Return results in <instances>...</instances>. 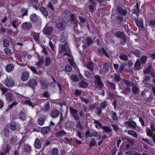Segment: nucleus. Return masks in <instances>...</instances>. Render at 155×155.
Returning <instances> with one entry per match:
<instances>
[{
    "instance_id": "nucleus-44",
    "label": "nucleus",
    "mask_w": 155,
    "mask_h": 155,
    "mask_svg": "<svg viewBox=\"0 0 155 155\" xmlns=\"http://www.w3.org/2000/svg\"><path fill=\"white\" fill-rule=\"evenodd\" d=\"M43 63V59L42 58H40L38 61L36 62V65L37 67H40L42 65Z\"/></svg>"
},
{
    "instance_id": "nucleus-52",
    "label": "nucleus",
    "mask_w": 155,
    "mask_h": 155,
    "mask_svg": "<svg viewBox=\"0 0 155 155\" xmlns=\"http://www.w3.org/2000/svg\"><path fill=\"white\" fill-rule=\"evenodd\" d=\"M26 115L25 114L24 112H21L20 114V118L22 120H25L26 119Z\"/></svg>"
},
{
    "instance_id": "nucleus-39",
    "label": "nucleus",
    "mask_w": 155,
    "mask_h": 155,
    "mask_svg": "<svg viewBox=\"0 0 155 155\" xmlns=\"http://www.w3.org/2000/svg\"><path fill=\"white\" fill-rule=\"evenodd\" d=\"M140 65V60L137 59L134 65V69L135 70H137L139 69Z\"/></svg>"
},
{
    "instance_id": "nucleus-43",
    "label": "nucleus",
    "mask_w": 155,
    "mask_h": 155,
    "mask_svg": "<svg viewBox=\"0 0 155 155\" xmlns=\"http://www.w3.org/2000/svg\"><path fill=\"white\" fill-rule=\"evenodd\" d=\"M132 91L133 93L135 94H137L139 92V89L135 86H133V87Z\"/></svg>"
},
{
    "instance_id": "nucleus-19",
    "label": "nucleus",
    "mask_w": 155,
    "mask_h": 155,
    "mask_svg": "<svg viewBox=\"0 0 155 155\" xmlns=\"http://www.w3.org/2000/svg\"><path fill=\"white\" fill-rule=\"evenodd\" d=\"M124 140H126L128 142L132 145H135L137 140L134 139H129L128 137H127L123 139Z\"/></svg>"
},
{
    "instance_id": "nucleus-11",
    "label": "nucleus",
    "mask_w": 155,
    "mask_h": 155,
    "mask_svg": "<svg viewBox=\"0 0 155 155\" xmlns=\"http://www.w3.org/2000/svg\"><path fill=\"white\" fill-rule=\"evenodd\" d=\"M107 106V102L106 101H104L101 103V107H97V114L99 115H100L101 113V108H104Z\"/></svg>"
},
{
    "instance_id": "nucleus-10",
    "label": "nucleus",
    "mask_w": 155,
    "mask_h": 155,
    "mask_svg": "<svg viewBox=\"0 0 155 155\" xmlns=\"http://www.w3.org/2000/svg\"><path fill=\"white\" fill-rule=\"evenodd\" d=\"M66 25V22L64 20L62 21L61 22L57 23L56 25L57 27L62 30L65 29Z\"/></svg>"
},
{
    "instance_id": "nucleus-60",
    "label": "nucleus",
    "mask_w": 155,
    "mask_h": 155,
    "mask_svg": "<svg viewBox=\"0 0 155 155\" xmlns=\"http://www.w3.org/2000/svg\"><path fill=\"white\" fill-rule=\"evenodd\" d=\"M9 45V41L7 39H5L3 41V45L5 47H8Z\"/></svg>"
},
{
    "instance_id": "nucleus-42",
    "label": "nucleus",
    "mask_w": 155,
    "mask_h": 155,
    "mask_svg": "<svg viewBox=\"0 0 155 155\" xmlns=\"http://www.w3.org/2000/svg\"><path fill=\"white\" fill-rule=\"evenodd\" d=\"M130 91V89L129 87H127L122 90L121 91V93L125 94H127L129 93Z\"/></svg>"
},
{
    "instance_id": "nucleus-27",
    "label": "nucleus",
    "mask_w": 155,
    "mask_h": 155,
    "mask_svg": "<svg viewBox=\"0 0 155 155\" xmlns=\"http://www.w3.org/2000/svg\"><path fill=\"white\" fill-rule=\"evenodd\" d=\"M137 26L139 27H142L143 26V21L142 19L139 20L136 19L135 20Z\"/></svg>"
},
{
    "instance_id": "nucleus-38",
    "label": "nucleus",
    "mask_w": 155,
    "mask_h": 155,
    "mask_svg": "<svg viewBox=\"0 0 155 155\" xmlns=\"http://www.w3.org/2000/svg\"><path fill=\"white\" fill-rule=\"evenodd\" d=\"M79 85L81 87L83 88H85L88 86L87 83L84 81H82L80 82Z\"/></svg>"
},
{
    "instance_id": "nucleus-51",
    "label": "nucleus",
    "mask_w": 155,
    "mask_h": 155,
    "mask_svg": "<svg viewBox=\"0 0 155 155\" xmlns=\"http://www.w3.org/2000/svg\"><path fill=\"white\" fill-rule=\"evenodd\" d=\"M114 78L113 79L114 81L119 82L120 78V76L119 75L117 74H115L114 75Z\"/></svg>"
},
{
    "instance_id": "nucleus-46",
    "label": "nucleus",
    "mask_w": 155,
    "mask_h": 155,
    "mask_svg": "<svg viewBox=\"0 0 155 155\" xmlns=\"http://www.w3.org/2000/svg\"><path fill=\"white\" fill-rule=\"evenodd\" d=\"M133 52L134 54L137 57H139L140 56V51L137 49H134Z\"/></svg>"
},
{
    "instance_id": "nucleus-2",
    "label": "nucleus",
    "mask_w": 155,
    "mask_h": 155,
    "mask_svg": "<svg viewBox=\"0 0 155 155\" xmlns=\"http://www.w3.org/2000/svg\"><path fill=\"white\" fill-rule=\"evenodd\" d=\"M94 83L97 87V86L101 88L103 87L104 85L101 81V79L99 75L95 76Z\"/></svg>"
},
{
    "instance_id": "nucleus-57",
    "label": "nucleus",
    "mask_w": 155,
    "mask_h": 155,
    "mask_svg": "<svg viewBox=\"0 0 155 155\" xmlns=\"http://www.w3.org/2000/svg\"><path fill=\"white\" fill-rule=\"evenodd\" d=\"M84 74L87 77L89 78L92 77L91 74L88 71H84Z\"/></svg>"
},
{
    "instance_id": "nucleus-41",
    "label": "nucleus",
    "mask_w": 155,
    "mask_h": 155,
    "mask_svg": "<svg viewBox=\"0 0 155 155\" xmlns=\"http://www.w3.org/2000/svg\"><path fill=\"white\" fill-rule=\"evenodd\" d=\"M110 114L111 115L112 117L113 120H116L117 119L118 117L116 114V113L114 111H111L110 112Z\"/></svg>"
},
{
    "instance_id": "nucleus-7",
    "label": "nucleus",
    "mask_w": 155,
    "mask_h": 155,
    "mask_svg": "<svg viewBox=\"0 0 155 155\" xmlns=\"http://www.w3.org/2000/svg\"><path fill=\"white\" fill-rule=\"evenodd\" d=\"M117 13L121 15L124 16L127 13V11L123 9L121 7H118L117 8Z\"/></svg>"
},
{
    "instance_id": "nucleus-9",
    "label": "nucleus",
    "mask_w": 155,
    "mask_h": 155,
    "mask_svg": "<svg viewBox=\"0 0 155 155\" xmlns=\"http://www.w3.org/2000/svg\"><path fill=\"white\" fill-rule=\"evenodd\" d=\"M22 28L24 30H28L31 28L32 25L30 22H24L22 25Z\"/></svg>"
},
{
    "instance_id": "nucleus-14",
    "label": "nucleus",
    "mask_w": 155,
    "mask_h": 155,
    "mask_svg": "<svg viewBox=\"0 0 155 155\" xmlns=\"http://www.w3.org/2000/svg\"><path fill=\"white\" fill-rule=\"evenodd\" d=\"M23 104H27L29 106L33 108L35 107V104L34 103H32L29 99H27L26 100L22 102Z\"/></svg>"
},
{
    "instance_id": "nucleus-40",
    "label": "nucleus",
    "mask_w": 155,
    "mask_h": 155,
    "mask_svg": "<svg viewBox=\"0 0 155 155\" xmlns=\"http://www.w3.org/2000/svg\"><path fill=\"white\" fill-rule=\"evenodd\" d=\"M91 137H98L99 138H100L101 137V133H99L97 132H91Z\"/></svg>"
},
{
    "instance_id": "nucleus-32",
    "label": "nucleus",
    "mask_w": 155,
    "mask_h": 155,
    "mask_svg": "<svg viewBox=\"0 0 155 155\" xmlns=\"http://www.w3.org/2000/svg\"><path fill=\"white\" fill-rule=\"evenodd\" d=\"M39 10L44 16L46 17L48 15V12L45 8L43 7H41L39 8Z\"/></svg>"
},
{
    "instance_id": "nucleus-37",
    "label": "nucleus",
    "mask_w": 155,
    "mask_h": 155,
    "mask_svg": "<svg viewBox=\"0 0 155 155\" xmlns=\"http://www.w3.org/2000/svg\"><path fill=\"white\" fill-rule=\"evenodd\" d=\"M30 18L31 21H34V22H35L38 19L37 17L35 14H33L31 15Z\"/></svg>"
},
{
    "instance_id": "nucleus-21",
    "label": "nucleus",
    "mask_w": 155,
    "mask_h": 155,
    "mask_svg": "<svg viewBox=\"0 0 155 155\" xmlns=\"http://www.w3.org/2000/svg\"><path fill=\"white\" fill-rule=\"evenodd\" d=\"M35 146L36 148L40 149L41 148V144L38 138H36L35 142Z\"/></svg>"
},
{
    "instance_id": "nucleus-54",
    "label": "nucleus",
    "mask_w": 155,
    "mask_h": 155,
    "mask_svg": "<svg viewBox=\"0 0 155 155\" xmlns=\"http://www.w3.org/2000/svg\"><path fill=\"white\" fill-rule=\"evenodd\" d=\"M4 51L7 55H10L12 54L11 50L8 48H5Z\"/></svg>"
},
{
    "instance_id": "nucleus-48",
    "label": "nucleus",
    "mask_w": 155,
    "mask_h": 155,
    "mask_svg": "<svg viewBox=\"0 0 155 155\" xmlns=\"http://www.w3.org/2000/svg\"><path fill=\"white\" fill-rule=\"evenodd\" d=\"M10 128L12 130H15L16 128V123L15 122H12L11 123Z\"/></svg>"
},
{
    "instance_id": "nucleus-13",
    "label": "nucleus",
    "mask_w": 155,
    "mask_h": 155,
    "mask_svg": "<svg viewBox=\"0 0 155 155\" xmlns=\"http://www.w3.org/2000/svg\"><path fill=\"white\" fill-rule=\"evenodd\" d=\"M66 133L63 130H61L57 131L55 134L56 136L58 138H61L65 136Z\"/></svg>"
},
{
    "instance_id": "nucleus-6",
    "label": "nucleus",
    "mask_w": 155,
    "mask_h": 155,
    "mask_svg": "<svg viewBox=\"0 0 155 155\" xmlns=\"http://www.w3.org/2000/svg\"><path fill=\"white\" fill-rule=\"evenodd\" d=\"M124 124L128 126L131 127L133 129L136 128L137 126L136 123L130 119L128 121H125Z\"/></svg>"
},
{
    "instance_id": "nucleus-18",
    "label": "nucleus",
    "mask_w": 155,
    "mask_h": 155,
    "mask_svg": "<svg viewBox=\"0 0 155 155\" xmlns=\"http://www.w3.org/2000/svg\"><path fill=\"white\" fill-rule=\"evenodd\" d=\"M92 40L91 38H87L85 41V43L84 46V48H86L87 46L90 45L92 43Z\"/></svg>"
},
{
    "instance_id": "nucleus-23",
    "label": "nucleus",
    "mask_w": 155,
    "mask_h": 155,
    "mask_svg": "<svg viewBox=\"0 0 155 155\" xmlns=\"http://www.w3.org/2000/svg\"><path fill=\"white\" fill-rule=\"evenodd\" d=\"M85 66L87 68L91 71L94 70V63L91 61L85 64Z\"/></svg>"
},
{
    "instance_id": "nucleus-33",
    "label": "nucleus",
    "mask_w": 155,
    "mask_h": 155,
    "mask_svg": "<svg viewBox=\"0 0 155 155\" xmlns=\"http://www.w3.org/2000/svg\"><path fill=\"white\" fill-rule=\"evenodd\" d=\"M71 80L74 82H78L79 81V78L76 75H71L70 76Z\"/></svg>"
},
{
    "instance_id": "nucleus-22",
    "label": "nucleus",
    "mask_w": 155,
    "mask_h": 155,
    "mask_svg": "<svg viewBox=\"0 0 155 155\" xmlns=\"http://www.w3.org/2000/svg\"><path fill=\"white\" fill-rule=\"evenodd\" d=\"M89 1L92 4V5H91L89 6V8L90 11L92 12L94 11L95 9L94 6L95 5L96 3L94 0H89Z\"/></svg>"
},
{
    "instance_id": "nucleus-36",
    "label": "nucleus",
    "mask_w": 155,
    "mask_h": 155,
    "mask_svg": "<svg viewBox=\"0 0 155 155\" xmlns=\"http://www.w3.org/2000/svg\"><path fill=\"white\" fill-rule=\"evenodd\" d=\"M94 123L96 124L95 126V127L97 128H102L103 126L101 123L99 122V121L96 120H94Z\"/></svg>"
},
{
    "instance_id": "nucleus-31",
    "label": "nucleus",
    "mask_w": 155,
    "mask_h": 155,
    "mask_svg": "<svg viewBox=\"0 0 155 155\" xmlns=\"http://www.w3.org/2000/svg\"><path fill=\"white\" fill-rule=\"evenodd\" d=\"M27 1L29 4V6L37 5L38 3V0H27Z\"/></svg>"
},
{
    "instance_id": "nucleus-20",
    "label": "nucleus",
    "mask_w": 155,
    "mask_h": 155,
    "mask_svg": "<svg viewBox=\"0 0 155 155\" xmlns=\"http://www.w3.org/2000/svg\"><path fill=\"white\" fill-rule=\"evenodd\" d=\"M11 23L14 27L16 28L20 24L21 22L18 19H15L13 20Z\"/></svg>"
},
{
    "instance_id": "nucleus-29",
    "label": "nucleus",
    "mask_w": 155,
    "mask_h": 155,
    "mask_svg": "<svg viewBox=\"0 0 155 155\" xmlns=\"http://www.w3.org/2000/svg\"><path fill=\"white\" fill-rule=\"evenodd\" d=\"M74 124L73 121H69L66 123L65 126L67 128H72L74 127Z\"/></svg>"
},
{
    "instance_id": "nucleus-63",
    "label": "nucleus",
    "mask_w": 155,
    "mask_h": 155,
    "mask_svg": "<svg viewBox=\"0 0 155 155\" xmlns=\"http://www.w3.org/2000/svg\"><path fill=\"white\" fill-rule=\"evenodd\" d=\"M124 81L127 86H130L132 84L131 82L125 79H124Z\"/></svg>"
},
{
    "instance_id": "nucleus-62",
    "label": "nucleus",
    "mask_w": 155,
    "mask_h": 155,
    "mask_svg": "<svg viewBox=\"0 0 155 155\" xmlns=\"http://www.w3.org/2000/svg\"><path fill=\"white\" fill-rule=\"evenodd\" d=\"M124 70V68L122 66H120L119 68H118L117 70V72L118 73H121Z\"/></svg>"
},
{
    "instance_id": "nucleus-55",
    "label": "nucleus",
    "mask_w": 155,
    "mask_h": 155,
    "mask_svg": "<svg viewBox=\"0 0 155 155\" xmlns=\"http://www.w3.org/2000/svg\"><path fill=\"white\" fill-rule=\"evenodd\" d=\"M151 67L149 65L148 67L144 70V73L145 74H147L149 73L151 69Z\"/></svg>"
},
{
    "instance_id": "nucleus-59",
    "label": "nucleus",
    "mask_w": 155,
    "mask_h": 155,
    "mask_svg": "<svg viewBox=\"0 0 155 155\" xmlns=\"http://www.w3.org/2000/svg\"><path fill=\"white\" fill-rule=\"evenodd\" d=\"M147 59V57L146 56H143L141 58V62L142 64H144L145 63L146 60Z\"/></svg>"
},
{
    "instance_id": "nucleus-61",
    "label": "nucleus",
    "mask_w": 155,
    "mask_h": 155,
    "mask_svg": "<svg viewBox=\"0 0 155 155\" xmlns=\"http://www.w3.org/2000/svg\"><path fill=\"white\" fill-rule=\"evenodd\" d=\"M107 84L109 86H110L114 90H115V86L114 83H112L108 81V82Z\"/></svg>"
},
{
    "instance_id": "nucleus-64",
    "label": "nucleus",
    "mask_w": 155,
    "mask_h": 155,
    "mask_svg": "<svg viewBox=\"0 0 155 155\" xmlns=\"http://www.w3.org/2000/svg\"><path fill=\"white\" fill-rule=\"evenodd\" d=\"M85 137L87 138L91 137V133L89 130H87L85 132Z\"/></svg>"
},
{
    "instance_id": "nucleus-4",
    "label": "nucleus",
    "mask_w": 155,
    "mask_h": 155,
    "mask_svg": "<svg viewBox=\"0 0 155 155\" xmlns=\"http://www.w3.org/2000/svg\"><path fill=\"white\" fill-rule=\"evenodd\" d=\"M115 35L117 38H120L124 42H126V40L124 32L120 31H117L115 33Z\"/></svg>"
},
{
    "instance_id": "nucleus-3",
    "label": "nucleus",
    "mask_w": 155,
    "mask_h": 155,
    "mask_svg": "<svg viewBox=\"0 0 155 155\" xmlns=\"http://www.w3.org/2000/svg\"><path fill=\"white\" fill-rule=\"evenodd\" d=\"M69 110L71 112V114L77 120H79V116L78 114L77 110L71 107L70 108Z\"/></svg>"
},
{
    "instance_id": "nucleus-28",
    "label": "nucleus",
    "mask_w": 155,
    "mask_h": 155,
    "mask_svg": "<svg viewBox=\"0 0 155 155\" xmlns=\"http://www.w3.org/2000/svg\"><path fill=\"white\" fill-rule=\"evenodd\" d=\"M29 77V73L27 72H25L21 76V79L22 81H25L27 80Z\"/></svg>"
},
{
    "instance_id": "nucleus-56",
    "label": "nucleus",
    "mask_w": 155,
    "mask_h": 155,
    "mask_svg": "<svg viewBox=\"0 0 155 155\" xmlns=\"http://www.w3.org/2000/svg\"><path fill=\"white\" fill-rule=\"evenodd\" d=\"M24 149L26 152H29L31 150V147L30 145H26L24 147Z\"/></svg>"
},
{
    "instance_id": "nucleus-49",
    "label": "nucleus",
    "mask_w": 155,
    "mask_h": 155,
    "mask_svg": "<svg viewBox=\"0 0 155 155\" xmlns=\"http://www.w3.org/2000/svg\"><path fill=\"white\" fill-rule=\"evenodd\" d=\"M51 62V60L50 58L48 57H47L45 61V65L46 66L49 65Z\"/></svg>"
},
{
    "instance_id": "nucleus-8",
    "label": "nucleus",
    "mask_w": 155,
    "mask_h": 155,
    "mask_svg": "<svg viewBox=\"0 0 155 155\" xmlns=\"http://www.w3.org/2000/svg\"><path fill=\"white\" fill-rule=\"evenodd\" d=\"M53 30V28L51 27H45L43 30V32L44 33L49 35L51 33Z\"/></svg>"
},
{
    "instance_id": "nucleus-53",
    "label": "nucleus",
    "mask_w": 155,
    "mask_h": 155,
    "mask_svg": "<svg viewBox=\"0 0 155 155\" xmlns=\"http://www.w3.org/2000/svg\"><path fill=\"white\" fill-rule=\"evenodd\" d=\"M6 98L8 101L11 102L12 100L11 94L8 93H7L6 95Z\"/></svg>"
},
{
    "instance_id": "nucleus-58",
    "label": "nucleus",
    "mask_w": 155,
    "mask_h": 155,
    "mask_svg": "<svg viewBox=\"0 0 155 155\" xmlns=\"http://www.w3.org/2000/svg\"><path fill=\"white\" fill-rule=\"evenodd\" d=\"M2 134H4V135L7 137L9 135V131L7 129H5L2 132Z\"/></svg>"
},
{
    "instance_id": "nucleus-30",
    "label": "nucleus",
    "mask_w": 155,
    "mask_h": 155,
    "mask_svg": "<svg viewBox=\"0 0 155 155\" xmlns=\"http://www.w3.org/2000/svg\"><path fill=\"white\" fill-rule=\"evenodd\" d=\"M104 131L107 133H110L112 131V129L110 127L107 126H103L102 128Z\"/></svg>"
},
{
    "instance_id": "nucleus-15",
    "label": "nucleus",
    "mask_w": 155,
    "mask_h": 155,
    "mask_svg": "<svg viewBox=\"0 0 155 155\" xmlns=\"http://www.w3.org/2000/svg\"><path fill=\"white\" fill-rule=\"evenodd\" d=\"M60 111L58 110H54L51 112V115L52 117L56 118L59 115Z\"/></svg>"
},
{
    "instance_id": "nucleus-17",
    "label": "nucleus",
    "mask_w": 155,
    "mask_h": 155,
    "mask_svg": "<svg viewBox=\"0 0 155 155\" xmlns=\"http://www.w3.org/2000/svg\"><path fill=\"white\" fill-rule=\"evenodd\" d=\"M127 133L135 138H137L138 137V134L136 132L132 130H128L127 131Z\"/></svg>"
},
{
    "instance_id": "nucleus-35",
    "label": "nucleus",
    "mask_w": 155,
    "mask_h": 155,
    "mask_svg": "<svg viewBox=\"0 0 155 155\" xmlns=\"http://www.w3.org/2000/svg\"><path fill=\"white\" fill-rule=\"evenodd\" d=\"M52 155H59V150L57 148H53L51 150Z\"/></svg>"
},
{
    "instance_id": "nucleus-45",
    "label": "nucleus",
    "mask_w": 155,
    "mask_h": 155,
    "mask_svg": "<svg viewBox=\"0 0 155 155\" xmlns=\"http://www.w3.org/2000/svg\"><path fill=\"white\" fill-rule=\"evenodd\" d=\"M146 132L147 133V135L149 137H152V136L153 135L152 131L149 128H147Z\"/></svg>"
},
{
    "instance_id": "nucleus-47",
    "label": "nucleus",
    "mask_w": 155,
    "mask_h": 155,
    "mask_svg": "<svg viewBox=\"0 0 155 155\" xmlns=\"http://www.w3.org/2000/svg\"><path fill=\"white\" fill-rule=\"evenodd\" d=\"M38 124L40 125H43L45 123L44 119L42 117H40L39 118L38 120Z\"/></svg>"
},
{
    "instance_id": "nucleus-50",
    "label": "nucleus",
    "mask_w": 155,
    "mask_h": 155,
    "mask_svg": "<svg viewBox=\"0 0 155 155\" xmlns=\"http://www.w3.org/2000/svg\"><path fill=\"white\" fill-rule=\"evenodd\" d=\"M119 58L121 59L124 61L127 60L128 58L127 56L124 54H122L120 55Z\"/></svg>"
},
{
    "instance_id": "nucleus-26",
    "label": "nucleus",
    "mask_w": 155,
    "mask_h": 155,
    "mask_svg": "<svg viewBox=\"0 0 155 155\" xmlns=\"http://www.w3.org/2000/svg\"><path fill=\"white\" fill-rule=\"evenodd\" d=\"M31 36H32L36 41L39 42V35L38 33L33 32L31 34Z\"/></svg>"
},
{
    "instance_id": "nucleus-24",
    "label": "nucleus",
    "mask_w": 155,
    "mask_h": 155,
    "mask_svg": "<svg viewBox=\"0 0 155 155\" xmlns=\"http://www.w3.org/2000/svg\"><path fill=\"white\" fill-rule=\"evenodd\" d=\"M14 69V66L12 64L8 65L5 68V70L8 72H9L12 71Z\"/></svg>"
},
{
    "instance_id": "nucleus-25",
    "label": "nucleus",
    "mask_w": 155,
    "mask_h": 155,
    "mask_svg": "<svg viewBox=\"0 0 155 155\" xmlns=\"http://www.w3.org/2000/svg\"><path fill=\"white\" fill-rule=\"evenodd\" d=\"M99 53L101 55H105L106 57L109 58L108 55L105 52V51L103 48H100L98 50Z\"/></svg>"
},
{
    "instance_id": "nucleus-12",
    "label": "nucleus",
    "mask_w": 155,
    "mask_h": 155,
    "mask_svg": "<svg viewBox=\"0 0 155 155\" xmlns=\"http://www.w3.org/2000/svg\"><path fill=\"white\" fill-rule=\"evenodd\" d=\"M50 130V127L49 126L45 127H42L41 129V131L42 134H47L49 132Z\"/></svg>"
},
{
    "instance_id": "nucleus-16",
    "label": "nucleus",
    "mask_w": 155,
    "mask_h": 155,
    "mask_svg": "<svg viewBox=\"0 0 155 155\" xmlns=\"http://www.w3.org/2000/svg\"><path fill=\"white\" fill-rule=\"evenodd\" d=\"M28 84L29 86L33 88L37 85V81L35 79H31L29 80Z\"/></svg>"
},
{
    "instance_id": "nucleus-5",
    "label": "nucleus",
    "mask_w": 155,
    "mask_h": 155,
    "mask_svg": "<svg viewBox=\"0 0 155 155\" xmlns=\"http://www.w3.org/2000/svg\"><path fill=\"white\" fill-rule=\"evenodd\" d=\"M4 84L7 87H11L15 85V83L12 79L7 78L4 81Z\"/></svg>"
},
{
    "instance_id": "nucleus-1",
    "label": "nucleus",
    "mask_w": 155,
    "mask_h": 155,
    "mask_svg": "<svg viewBox=\"0 0 155 155\" xmlns=\"http://www.w3.org/2000/svg\"><path fill=\"white\" fill-rule=\"evenodd\" d=\"M59 47V51L60 52H61L65 51H68L67 52L64 53V55H67L69 57H71V53L69 51V49L68 47V44L67 43H65L64 45H60Z\"/></svg>"
},
{
    "instance_id": "nucleus-34",
    "label": "nucleus",
    "mask_w": 155,
    "mask_h": 155,
    "mask_svg": "<svg viewBox=\"0 0 155 155\" xmlns=\"http://www.w3.org/2000/svg\"><path fill=\"white\" fill-rule=\"evenodd\" d=\"M109 67V65L108 63L105 64L103 65L102 71L105 72H107Z\"/></svg>"
}]
</instances>
